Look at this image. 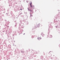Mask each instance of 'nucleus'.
I'll use <instances>...</instances> for the list:
<instances>
[{"mask_svg": "<svg viewBox=\"0 0 60 60\" xmlns=\"http://www.w3.org/2000/svg\"><path fill=\"white\" fill-rule=\"evenodd\" d=\"M32 3H31L30 4V7H32Z\"/></svg>", "mask_w": 60, "mask_h": 60, "instance_id": "obj_1", "label": "nucleus"}, {"mask_svg": "<svg viewBox=\"0 0 60 60\" xmlns=\"http://www.w3.org/2000/svg\"><path fill=\"white\" fill-rule=\"evenodd\" d=\"M38 40H40V39H41V38H38Z\"/></svg>", "mask_w": 60, "mask_h": 60, "instance_id": "obj_2", "label": "nucleus"}, {"mask_svg": "<svg viewBox=\"0 0 60 60\" xmlns=\"http://www.w3.org/2000/svg\"><path fill=\"white\" fill-rule=\"evenodd\" d=\"M21 10H22V9H21Z\"/></svg>", "mask_w": 60, "mask_h": 60, "instance_id": "obj_3", "label": "nucleus"}]
</instances>
